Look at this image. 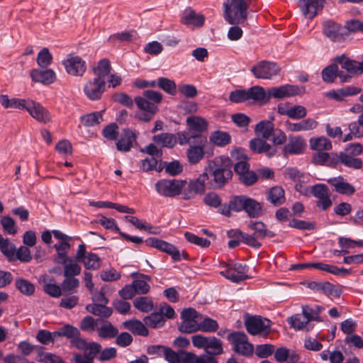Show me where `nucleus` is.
<instances>
[{
    "label": "nucleus",
    "mask_w": 363,
    "mask_h": 363,
    "mask_svg": "<svg viewBox=\"0 0 363 363\" xmlns=\"http://www.w3.org/2000/svg\"><path fill=\"white\" fill-rule=\"evenodd\" d=\"M298 6L306 18L312 19L322 10L323 0H299Z\"/></svg>",
    "instance_id": "19"
},
{
    "label": "nucleus",
    "mask_w": 363,
    "mask_h": 363,
    "mask_svg": "<svg viewBox=\"0 0 363 363\" xmlns=\"http://www.w3.org/2000/svg\"><path fill=\"white\" fill-rule=\"evenodd\" d=\"M151 277L148 275L138 274L137 278L132 282L136 294H146L150 289L149 282Z\"/></svg>",
    "instance_id": "30"
},
{
    "label": "nucleus",
    "mask_w": 363,
    "mask_h": 363,
    "mask_svg": "<svg viewBox=\"0 0 363 363\" xmlns=\"http://www.w3.org/2000/svg\"><path fill=\"white\" fill-rule=\"evenodd\" d=\"M327 182L331 186H334L335 191L339 194L352 195L355 191L354 187L350 183L347 182L341 176L330 178L328 179Z\"/></svg>",
    "instance_id": "23"
},
{
    "label": "nucleus",
    "mask_w": 363,
    "mask_h": 363,
    "mask_svg": "<svg viewBox=\"0 0 363 363\" xmlns=\"http://www.w3.org/2000/svg\"><path fill=\"white\" fill-rule=\"evenodd\" d=\"M28 99L9 98L6 94L0 95V104L5 108L25 110Z\"/></svg>",
    "instance_id": "27"
},
{
    "label": "nucleus",
    "mask_w": 363,
    "mask_h": 363,
    "mask_svg": "<svg viewBox=\"0 0 363 363\" xmlns=\"http://www.w3.org/2000/svg\"><path fill=\"white\" fill-rule=\"evenodd\" d=\"M231 160L220 156L208 162L204 172L209 177L208 184L213 189H221L233 177Z\"/></svg>",
    "instance_id": "1"
},
{
    "label": "nucleus",
    "mask_w": 363,
    "mask_h": 363,
    "mask_svg": "<svg viewBox=\"0 0 363 363\" xmlns=\"http://www.w3.org/2000/svg\"><path fill=\"white\" fill-rule=\"evenodd\" d=\"M323 33L333 41H340L344 39L348 33L345 28L331 20L325 21L323 24Z\"/></svg>",
    "instance_id": "17"
},
{
    "label": "nucleus",
    "mask_w": 363,
    "mask_h": 363,
    "mask_svg": "<svg viewBox=\"0 0 363 363\" xmlns=\"http://www.w3.org/2000/svg\"><path fill=\"white\" fill-rule=\"evenodd\" d=\"M205 17L202 14L197 13L191 8H187L183 14L181 22L186 26L193 25L201 27L204 24Z\"/></svg>",
    "instance_id": "24"
},
{
    "label": "nucleus",
    "mask_w": 363,
    "mask_h": 363,
    "mask_svg": "<svg viewBox=\"0 0 363 363\" xmlns=\"http://www.w3.org/2000/svg\"><path fill=\"white\" fill-rule=\"evenodd\" d=\"M205 351L212 357L221 354L223 352L222 341L216 337H209Z\"/></svg>",
    "instance_id": "43"
},
{
    "label": "nucleus",
    "mask_w": 363,
    "mask_h": 363,
    "mask_svg": "<svg viewBox=\"0 0 363 363\" xmlns=\"http://www.w3.org/2000/svg\"><path fill=\"white\" fill-rule=\"evenodd\" d=\"M154 143L162 147L172 148L177 143V137L169 133H162L155 135L152 138Z\"/></svg>",
    "instance_id": "32"
},
{
    "label": "nucleus",
    "mask_w": 363,
    "mask_h": 363,
    "mask_svg": "<svg viewBox=\"0 0 363 363\" xmlns=\"http://www.w3.org/2000/svg\"><path fill=\"white\" fill-rule=\"evenodd\" d=\"M340 162L354 169H359L363 167V162L360 158L353 157L345 152L340 153Z\"/></svg>",
    "instance_id": "45"
},
{
    "label": "nucleus",
    "mask_w": 363,
    "mask_h": 363,
    "mask_svg": "<svg viewBox=\"0 0 363 363\" xmlns=\"http://www.w3.org/2000/svg\"><path fill=\"white\" fill-rule=\"evenodd\" d=\"M15 286L21 294L26 296L33 295L35 289L33 284L22 278L16 279Z\"/></svg>",
    "instance_id": "49"
},
{
    "label": "nucleus",
    "mask_w": 363,
    "mask_h": 363,
    "mask_svg": "<svg viewBox=\"0 0 363 363\" xmlns=\"http://www.w3.org/2000/svg\"><path fill=\"white\" fill-rule=\"evenodd\" d=\"M66 72L72 76L82 77L86 72L85 61L79 56L69 55L62 62Z\"/></svg>",
    "instance_id": "11"
},
{
    "label": "nucleus",
    "mask_w": 363,
    "mask_h": 363,
    "mask_svg": "<svg viewBox=\"0 0 363 363\" xmlns=\"http://www.w3.org/2000/svg\"><path fill=\"white\" fill-rule=\"evenodd\" d=\"M186 184L187 182L183 179H162L157 181L155 186L160 195L164 197L174 198L183 192Z\"/></svg>",
    "instance_id": "3"
},
{
    "label": "nucleus",
    "mask_w": 363,
    "mask_h": 363,
    "mask_svg": "<svg viewBox=\"0 0 363 363\" xmlns=\"http://www.w3.org/2000/svg\"><path fill=\"white\" fill-rule=\"evenodd\" d=\"M306 147V140L301 136H290L288 143L283 147V152L285 155H298L303 152Z\"/></svg>",
    "instance_id": "21"
},
{
    "label": "nucleus",
    "mask_w": 363,
    "mask_h": 363,
    "mask_svg": "<svg viewBox=\"0 0 363 363\" xmlns=\"http://www.w3.org/2000/svg\"><path fill=\"white\" fill-rule=\"evenodd\" d=\"M106 82L99 78L89 80L84 86V92L86 97L92 101L101 99L105 91Z\"/></svg>",
    "instance_id": "13"
},
{
    "label": "nucleus",
    "mask_w": 363,
    "mask_h": 363,
    "mask_svg": "<svg viewBox=\"0 0 363 363\" xmlns=\"http://www.w3.org/2000/svg\"><path fill=\"white\" fill-rule=\"evenodd\" d=\"M86 309L88 312L103 318H108L113 312L111 308L99 303L89 304L86 306Z\"/></svg>",
    "instance_id": "42"
},
{
    "label": "nucleus",
    "mask_w": 363,
    "mask_h": 363,
    "mask_svg": "<svg viewBox=\"0 0 363 363\" xmlns=\"http://www.w3.org/2000/svg\"><path fill=\"white\" fill-rule=\"evenodd\" d=\"M247 271L248 267L246 265L235 264L229 266L225 270L220 272V274L233 282L238 283L249 277L246 274Z\"/></svg>",
    "instance_id": "16"
},
{
    "label": "nucleus",
    "mask_w": 363,
    "mask_h": 363,
    "mask_svg": "<svg viewBox=\"0 0 363 363\" xmlns=\"http://www.w3.org/2000/svg\"><path fill=\"white\" fill-rule=\"evenodd\" d=\"M247 331L252 335L267 336L271 332V321L260 316L250 317L245 320Z\"/></svg>",
    "instance_id": "6"
},
{
    "label": "nucleus",
    "mask_w": 363,
    "mask_h": 363,
    "mask_svg": "<svg viewBox=\"0 0 363 363\" xmlns=\"http://www.w3.org/2000/svg\"><path fill=\"white\" fill-rule=\"evenodd\" d=\"M103 121L101 112H94L81 117V122L85 126H94Z\"/></svg>",
    "instance_id": "51"
},
{
    "label": "nucleus",
    "mask_w": 363,
    "mask_h": 363,
    "mask_svg": "<svg viewBox=\"0 0 363 363\" xmlns=\"http://www.w3.org/2000/svg\"><path fill=\"white\" fill-rule=\"evenodd\" d=\"M209 139L211 143L220 147L229 144L231 141V137L228 133L220 130L213 132Z\"/></svg>",
    "instance_id": "46"
},
{
    "label": "nucleus",
    "mask_w": 363,
    "mask_h": 363,
    "mask_svg": "<svg viewBox=\"0 0 363 363\" xmlns=\"http://www.w3.org/2000/svg\"><path fill=\"white\" fill-rule=\"evenodd\" d=\"M318 122L311 118H304L298 122L293 123L289 121L285 122L287 131L306 132L313 130L317 128Z\"/></svg>",
    "instance_id": "20"
},
{
    "label": "nucleus",
    "mask_w": 363,
    "mask_h": 363,
    "mask_svg": "<svg viewBox=\"0 0 363 363\" xmlns=\"http://www.w3.org/2000/svg\"><path fill=\"white\" fill-rule=\"evenodd\" d=\"M232 233H233V235L240 239L241 242H243L252 247L259 248L261 246V243L258 241L259 238H257L254 234L248 235L240 230H235L228 232V235L231 236Z\"/></svg>",
    "instance_id": "36"
},
{
    "label": "nucleus",
    "mask_w": 363,
    "mask_h": 363,
    "mask_svg": "<svg viewBox=\"0 0 363 363\" xmlns=\"http://www.w3.org/2000/svg\"><path fill=\"white\" fill-rule=\"evenodd\" d=\"M103 136L109 140H116L118 135V126L116 123L106 125L102 130Z\"/></svg>",
    "instance_id": "60"
},
{
    "label": "nucleus",
    "mask_w": 363,
    "mask_h": 363,
    "mask_svg": "<svg viewBox=\"0 0 363 363\" xmlns=\"http://www.w3.org/2000/svg\"><path fill=\"white\" fill-rule=\"evenodd\" d=\"M335 61L341 65L342 69L353 76L359 73V62L350 60L345 55L336 57Z\"/></svg>",
    "instance_id": "28"
},
{
    "label": "nucleus",
    "mask_w": 363,
    "mask_h": 363,
    "mask_svg": "<svg viewBox=\"0 0 363 363\" xmlns=\"http://www.w3.org/2000/svg\"><path fill=\"white\" fill-rule=\"evenodd\" d=\"M186 123L189 128V132L194 135V140L196 143L200 145L205 143L206 140L201 134L206 130L208 126L207 121L203 118L192 116L186 118Z\"/></svg>",
    "instance_id": "9"
},
{
    "label": "nucleus",
    "mask_w": 363,
    "mask_h": 363,
    "mask_svg": "<svg viewBox=\"0 0 363 363\" xmlns=\"http://www.w3.org/2000/svg\"><path fill=\"white\" fill-rule=\"evenodd\" d=\"M143 322L150 328H158L164 325L166 319L162 314L159 312H155L151 313L150 315L145 317L143 318Z\"/></svg>",
    "instance_id": "41"
},
{
    "label": "nucleus",
    "mask_w": 363,
    "mask_h": 363,
    "mask_svg": "<svg viewBox=\"0 0 363 363\" xmlns=\"http://www.w3.org/2000/svg\"><path fill=\"white\" fill-rule=\"evenodd\" d=\"M182 363H217V360L212 356H197L192 352H184Z\"/></svg>",
    "instance_id": "40"
},
{
    "label": "nucleus",
    "mask_w": 363,
    "mask_h": 363,
    "mask_svg": "<svg viewBox=\"0 0 363 363\" xmlns=\"http://www.w3.org/2000/svg\"><path fill=\"white\" fill-rule=\"evenodd\" d=\"M252 0H226L223 4V17L230 24L239 25L247 19V9Z\"/></svg>",
    "instance_id": "2"
},
{
    "label": "nucleus",
    "mask_w": 363,
    "mask_h": 363,
    "mask_svg": "<svg viewBox=\"0 0 363 363\" xmlns=\"http://www.w3.org/2000/svg\"><path fill=\"white\" fill-rule=\"evenodd\" d=\"M0 250L7 257H12L15 254V247L7 238L0 235Z\"/></svg>",
    "instance_id": "59"
},
{
    "label": "nucleus",
    "mask_w": 363,
    "mask_h": 363,
    "mask_svg": "<svg viewBox=\"0 0 363 363\" xmlns=\"http://www.w3.org/2000/svg\"><path fill=\"white\" fill-rule=\"evenodd\" d=\"M133 306L143 313L150 312L154 308L153 301L149 296H140L133 300Z\"/></svg>",
    "instance_id": "39"
},
{
    "label": "nucleus",
    "mask_w": 363,
    "mask_h": 363,
    "mask_svg": "<svg viewBox=\"0 0 363 363\" xmlns=\"http://www.w3.org/2000/svg\"><path fill=\"white\" fill-rule=\"evenodd\" d=\"M182 319L179 325L181 333L190 334L199 330V320L202 319V315L192 308H185L181 313Z\"/></svg>",
    "instance_id": "4"
},
{
    "label": "nucleus",
    "mask_w": 363,
    "mask_h": 363,
    "mask_svg": "<svg viewBox=\"0 0 363 363\" xmlns=\"http://www.w3.org/2000/svg\"><path fill=\"white\" fill-rule=\"evenodd\" d=\"M247 91L248 100L252 99L261 104H265L269 101V89L266 91L262 86H254L248 89Z\"/></svg>",
    "instance_id": "26"
},
{
    "label": "nucleus",
    "mask_w": 363,
    "mask_h": 363,
    "mask_svg": "<svg viewBox=\"0 0 363 363\" xmlns=\"http://www.w3.org/2000/svg\"><path fill=\"white\" fill-rule=\"evenodd\" d=\"M30 77L35 82H39L44 85H50L55 82L56 74L51 69H35L30 72Z\"/></svg>",
    "instance_id": "22"
},
{
    "label": "nucleus",
    "mask_w": 363,
    "mask_h": 363,
    "mask_svg": "<svg viewBox=\"0 0 363 363\" xmlns=\"http://www.w3.org/2000/svg\"><path fill=\"white\" fill-rule=\"evenodd\" d=\"M266 140L260 138L251 140L249 143L250 148L255 153H264L268 157H274L277 152V149L267 143Z\"/></svg>",
    "instance_id": "18"
},
{
    "label": "nucleus",
    "mask_w": 363,
    "mask_h": 363,
    "mask_svg": "<svg viewBox=\"0 0 363 363\" xmlns=\"http://www.w3.org/2000/svg\"><path fill=\"white\" fill-rule=\"evenodd\" d=\"M158 86L167 93L174 95L177 91V86L174 81L164 77L158 79Z\"/></svg>",
    "instance_id": "57"
},
{
    "label": "nucleus",
    "mask_w": 363,
    "mask_h": 363,
    "mask_svg": "<svg viewBox=\"0 0 363 363\" xmlns=\"http://www.w3.org/2000/svg\"><path fill=\"white\" fill-rule=\"evenodd\" d=\"M145 244L170 255L175 261L180 260L179 251L173 245L166 241L157 238H150L145 240Z\"/></svg>",
    "instance_id": "15"
},
{
    "label": "nucleus",
    "mask_w": 363,
    "mask_h": 363,
    "mask_svg": "<svg viewBox=\"0 0 363 363\" xmlns=\"http://www.w3.org/2000/svg\"><path fill=\"white\" fill-rule=\"evenodd\" d=\"M247 226L249 229L254 230V235L259 239H263L266 237L273 238L275 234L269 230H267L266 225L261 221H252L250 220L247 223Z\"/></svg>",
    "instance_id": "29"
},
{
    "label": "nucleus",
    "mask_w": 363,
    "mask_h": 363,
    "mask_svg": "<svg viewBox=\"0 0 363 363\" xmlns=\"http://www.w3.org/2000/svg\"><path fill=\"white\" fill-rule=\"evenodd\" d=\"M199 330L204 333H214L218 329V324L216 320L206 317L199 323Z\"/></svg>",
    "instance_id": "52"
},
{
    "label": "nucleus",
    "mask_w": 363,
    "mask_h": 363,
    "mask_svg": "<svg viewBox=\"0 0 363 363\" xmlns=\"http://www.w3.org/2000/svg\"><path fill=\"white\" fill-rule=\"evenodd\" d=\"M267 200L274 206H280L285 202L284 190L281 186H274L267 192Z\"/></svg>",
    "instance_id": "33"
},
{
    "label": "nucleus",
    "mask_w": 363,
    "mask_h": 363,
    "mask_svg": "<svg viewBox=\"0 0 363 363\" xmlns=\"http://www.w3.org/2000/svg\"><path fill=\"white\" fill-rule=\"evenodd\" d=\"M101 346L97 342L88 343L86 349L84 350V354L82 357H86L87 359L94 361L96 355L101 352Z\"/></svg>",
    "instance_id": "58"
},
{
    "label": "nucleus",
    "mask_w": 363,
    "mask_h": 363,
    "mask_svg": "<svg viewBox=\"0 0 363 363\" xmlns=\"http://www.w3.org/2000/svg\"><path fill=\"white\" fill-rule=\"evenodd\" d=\"M285 176L294 182H306V177L295 168H287L285 171Z\"/></svg>",
    "instance_id": "63"
},
{
    "label": "nucleus",
    "mask_w": 363,
    "mask_h": 363,
    "mask_svg": "<svg viewBox=\"0 0 363 363\" xmlns=\"http://www.w3.org/2000/svg\"><path fill=\"white\" fill-rule=\"evenodd\" d=\"M255 133L263 139H269L274 131V124L270 121H262L255 126Z\"/></svg>",
    "instance_id": "37"
},
{
    "label": "nucleus",
    "mask_w": 363,
    "mask_h": 363,
    "mask_svg": "<svg viewBox=\"0 0 363 363\" xmlns=\"http://www.w3.org/2000/svg\"><path fill=\"white\" fill-rule=\"evenodd\" d=\"M307 115L306 108L301 105L291 106L289 111V118L294 120L304 118Z\"/></svg>",
    "instance_id": "61"
},
{
    "label": "nucleus",
    "mask_w": 363,
    "mask_h": 363,
    "mask_svg": "<svg viewBox=\"0 0 363 363\" xmlns=\"http://www.w3.org/2000/svg\"><path fill=\"white\" fill-rule=\"evenodd\" d=\"M280 72V67L274 62L262 60L251 68V72L257 79H271Z\"/></svg>",
    "instance_id": "8"
},
{
    "label": "nucleus",
    "mask_w": 363,
    "mask_h": 363,
    "mask_svg": "<svg viewBox=\"0 0 363 363\" xmlns=\"http://www.w3.org/2000/svg\"><path fill=\"white\" fill-rule=\"evenodd\" d=\"M112 69L111 62L107 58L99 60L96 65L93 67V72L96 75L95 78L101 80H105V78L111 74Z\"/></svg>",
    "instance_id": "31"
},
{
    "label": "nucleus",
    "mask_w": 363,
    "mask_h": 363,
    "mask_svg": "<svg viewBox=\"0 0 363 363\" xmlns=\"http://www.w3.org/2000/svg\"><path fill=\"white\" fill-rule=\"evenodd\" d=\"M75 260L82 262L89 270H98L101 267V258L95 253L87 252L84 244L79 245Z\"/></svg>",
    "instance_id": "5"
},
{
    "label": "nucleus",
    "mask_w": 363,
    "mask_h": 363,
    "mask_svg": "<svg viewBox=\"0 0 363 363\" xmlns=\"http://www.w3.org/2000/svg\"><path fill=\"white\" fill-rule=\"evenodd\" d=\"M135 101L140 109L139 111L157 113L158 110L157 106L154 103L150 102L144 97H135Z\"/></svg>",
    "instance_id": "56"
},
{
    "label": "nucleus",
    "mask_w": 363,
    "mask_h": 363,
    "mask_svg": "<svg viewBox=\"0 0 363 363\" xmlns=\"http://www.w3.org/2000/svg\"><path fill=\"white\" fill-rule=\"evenodd\" d=\"M209 177L203 172L198 178L191 180L187 189L183 191V199L189 200L193 199L196 194H203L206 191V183Z\"/></svg>",
    "instance_id": "10"
},
{
    "label": "nucleus",
    "mask_w": 363,
    "mask_h": 363,
    "mask_svg": "<svg viewBox=\"0 0 363 363\" xmlns=\"http://www.w3.org/2000/svg\"><path fill=\"white\" fill-rule=\"evenodd\" d=\"M135 133L129 129H125L120 139L116 142V148L121 152H128L130 150L133 142L135 141Z\"/></svg>",
    "instance_id": "25"
},
{
    "label": "nucleus",
    "mask_w": 363,
    "mask_h": 363,
    "mask_svg": "<svg viewBox=\"0 0 363 363\" xmlns=\"http://www.w3.org/2000/svg\"><path fill=\"white\" fill-rule=\"evenodd\" d=\"M274 347L270 344L257 345L255 349V354L260 358H265L274 352Z\"/></svg>",
    "instance_id": "64"
},
{
    "label": "nucleus",
    "mask_w": 363,
    "mask_h": 363,
    "mask_svg": "<svg viewBox=\"0 0 363 363\" xmlns=\"http://www.w3.org/2000/svg\"><path fill=\"white\" fill-rule=\"evenodd\" d=\"M185 238L191 243L202 247H207L210 245V241L206 238H200L191 233L186 232L184 233Z\"/></svg>",
    "instance_id": "62"
},
{
    "label": "nucleus",
    "mask_w": 363,
    "mask_h": 363,
    "mask_svg": "<svg viewBox=\"0 0 363 363\" xmlns=\"http://www.w3.org/2000/svg\"><path fill=\"white\" fill-rule=\"evenodd\" d=\"M304 88L296 85L286 84L279 87L269 89V99L273 97L277 99L292 97L304 93Z\"/></svg>",
    "instance_id": "12"
},
{
    "label": "nucleus",
    "mask_w": 363,
    "mask_h": 363,
    "mask_svg": "<svg viewBox=\"0 0 363 363\" xmlns=\"http://www.w3.org/2000/svg\"><path fill=\"white\" fill-rule=\"evenodd\" d=\"M25 110L40 123H47L51 121L49 111L41 104L33 100L28 99Z\"/></svg>",
    "instance_id": "14"
},
{
    "label": "nucleus",
    "mask_w": 363,
    "mask_h": 363,
    "mask_svg": "<svg viewBox=\"0 0 363 363\" xmlns=\"http://www.w3.org/2000/svg\"><path fill=\"white\" fill-rule=\"evenodd\" d=\"M338 67L336 64H332L325 67L322 71V79L327 83H332L337 77Z\"/></svg>",
    "instance_id": "55"
},
{
    "label": "nucleus",
    "mask_w": 363,
    "mask_h": 363,
    "mask_svg": "<svg viewBox=\"0 0 363 363\" xmlns=\"http://www.w3.org/2000/svg\"><path fill=\"white\" fill-rule=\"evenodd\" d=\"M37 64L43 68L48 67L52 62V55L50 52L48 48H43L38 53L37 57Z\"/></svg>",
    "instance_id": "53"
},
{
    "label": "nucleus",
    "mask_w": 363,
    "mask_h": 363,
    "mask_svg": "<svg viewBox=\"0 0 363 363\" xmlns=\"http://www.w3.org/2000/svg\"><path fill=\"white\" fill-rule=\"evenodd\" d=\"M205 143H202L201 145L197 144V145H191L189 149L186 150V155L188 161L191 164H196L201 160L203 159L204 156V150L203 145Z\"/></svg>",
    "instance_id": "34"
},
{
    "label": "nucleus",
    "mask_w": 363,
    "mask_h": 363,
    "mask_svg": "<svg viewBox=\"0 0 363 363\" xmlns=\"http://www.w3.org/2000/svg\"><path fill=\"white\" fill-rule=\"evenodd\" d=\"M97 330L99 336L104 339L114 338L118 333V330L109 322L104 323Z\"/></svg>",
    "instance_id": "44"
},
{
    "label": "nucleus",
    "mask_w": 363,
    "mask_h": 363,
    "mask_svg": "<svg viewBox=\"0 0 363 363\" xmlns=\"http://www.w3.org/2000/svg\"><path fill=\"white\" fill-rule=\"evenodd\" d=\"M145 325V323H143L138 320H128L124 323L125 328L134 334L144 337L147 336L149 334V331Z\"/></svg>",
    "instance_id": "35"
},
{
    "label": "nucleus",
    "mask_w": 363,
    "mask_h": 363,
    "mask_svg": "<svg viewBox=\"0 0 363 363\" xmlns=\"http://www.w3.org/2000/svg\"><path fill=\"white\" fill-rule=\"evenodd\" d=\"M79 284V280L77 278L65 277L60 284L63 294L76 293Z\"/></svg>",
    "instance_id": "48"
},
{
    "label": "nucleus",
    "mask_w": 363,
    "mask_h": 363,
    "mask_svg": "<svg viewBox=\"0 0 363 363\" xmlns=\"http://www.w3.org/2000/svg\"><path fill=\"white\" fill-rule=\"evenodd\" d=\"M81 271V267L71 259L64 265L63 275L65 277L75 278L76 276L80 274Z\"/></svg>",
    "instance_id": "54"
},
{
    "label": "nucleus",
    "mask_w": 363,
    "mask_h": 363,
    "mask_svg": "<svg viewBox=\"0 0 363 363\" xmlns=\"http://www.w3.org/2000/svg\"><path fill=\"white\" fill-rule=\"evenodd\" d=\"M310 146L312 150L318 151L330 150L333 147L330 140L323 136L311 138L310 140Z\"/></svg>",
    "instance_id": "47"
},
{
    "label": "nucleus",
    "mask_w": 363,
    "mask_h": 363,
    "mask_svg": "<svg viewBox=\"0 0 363 363\" xmlns=\"http://www.w3.org/2000/svg\"><path fill=\"white\" fill-rule=\"evenodd\" d=\"M244 210L250 218H257L262 214L261 203L248 197L246 199Z\"/></svg>",
    "instance_id": "38"
},
{
    "label": "nucleus",
    "mask_w": 363,
    "mask_h": 363,
    "mask_svg": "<svg viewBox=\"0 0 363 363\" xmlns=\"http://www.w3.org/2000/svg\"><path fill=\"white\" fill-rule=\"evenodd\" d=\"M288 323L291 328L300 330L305 328L309 321L308 319L305 318L303 315L296 314L288 318Z\"/></svg>",
    "instance_id": "50"
},
{
    "label": "nucleus",
    "mask_w": 363,
    "mask_h": 363,
    "mask_svg": "<svg viewBox=\"0 0 363 363\" xmlns=\"http://www.w3.org/2000/svg\"><path fill=\"white\" fill-rule=\"evenodd\" d=\"M228 340L233 345V350L244 356L253 354L254 347L248 342L247 337L244 333L235 332L228 335Z\"/></svg>",
    "instance_id": "7"
}]
</instances>
